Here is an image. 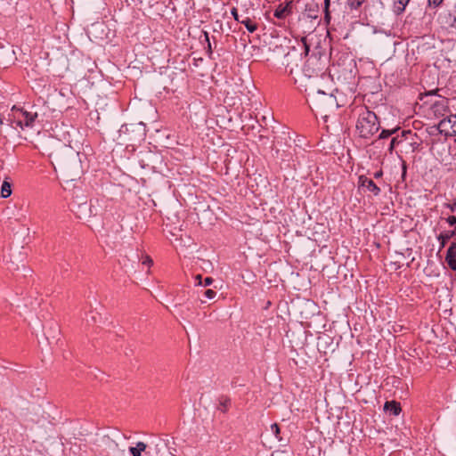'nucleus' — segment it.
<instances>
[{
	"label": "nucleus",
	"mask_w": 456,
	"mask_h": 456,
	"mask_svg": "<svg viewBox=\"0 0 456 456\" xmlns=\"http://www.w3.org/2000/svg\"><path fill=\"white\" fill-rule=\"evenodd\" d=\"M54 159L63 175L69 181H75L83 173L79 153L69 145H63L55 151Z\"/></svg>",
	"instance_id": "f257e3e1"
},
{
	"label": "nucleus",
	"mask_w": 456,
	"mask_h": 456,
	"mask_svg": "<svg viewBox=\"0 0 456 456\" xmlns=\"http://www.w3.org/2000/svg\"><path fill=\"white\" fill-rule=\"evenodd\" d=\"M355 127L360 137L365 139L370 138L379 129L378 117L373 111L369 110L365 107H361L358 110V118Z\"/></svg>",
	"instance_id": "f03ea898"
},
{
	"label": "nucleus",
	"mask_w": 456,
	"mask_h": 456,
	"mask_svg": "<svg viewBox=\"0 0 456 456\" xmlns=\"http://www.w3.org/2000/svg\"><path fill=\"white\" fill-rule=\"evenodd\" d=\"M312 102L314 106L319 110H325L328 108L337 106V101L332 94H327L320 89H317L313 96Z\"/></svg>",
	"instance_id": "7ed1b4c3"
},
{
	"label": "nucleus",
	"mask_w": 456,
	"mask_h": 456,
	"mask_svg": "<svg viewBox=\"0 0 456 456\" xmlns=\"http://www.w3.org/2000/svg\"><path fill=\"white\" fill-rule=\"evenodd\" d=\"M438 129L440 133H444L446 135L456 136V114H452L443 118L438 123Z\"/></svg>",
	"instance_id": "20e7f679"
},
{
	"label": "nucleus",
	"mask_w": 456,
	"mask_h": 456,
	"mask_svg": "<svg viewBox=\"0 0 456 456\" xmlns=\"http://www.w3.org/2000/svg\"><path fill=\"white\" fill-rule=\"evenodd\" d=\"M358 187L364 191L370 192L373 196L380 193V188L370 178L365 175H360L358 178Z\"/></svg>",
	"instance_id": "39448f33"
},
{
	"label": "nucleus",
	"mask_w": 456,
	"mask_h": 456,
	"mask_svg": "<svg viewBox=\"0 0 456 456\" xmlns=\"http://www.w3.org/2000/svg\"><path fill=\"white\" fill-rule=\"evenodd\" d=\"M92 204L86 201L78 204L77 216L80 219H88L92 216Z\"/></svg>",
	"instance_id": "423d86ee"
},
{
	"label": "nucleus",
	"mask_w": 456,
	"mask_h": 456,
	"mask_svg": "<svg viewBox=\"0 0 456 456\" xmlns=\"http://www.w3.org/2000/svg\"><path fill=\"white\" fill-rule=\"evenodd\" d=\"M445 262L452 271H456V246H450L448 248Z\"/></svg>",
	"instance_id": "0eeeda50"
},
{
	"label": "nucleus",
	"mask_w": 456,
	"mask_h": 456,
	"mask_svg": "<svg viewBox=\"0 0 456 456\" xmlns=\"http://www.w3.org/2000/svg\"><path fill=\"white\" fill-rule=\"evenodd\" d=\"M455 235V228L452 231L442 232L438 235L437 240L440 241L441 247L444 248L447 241Z\"/></svg>",
	"instance_id": "6e6552de"
},
{
	"label": "nucleus",
	"mask_w": 456,
	"mask_h": 456,
	"mask_svg": "<svg viewBox=\"0 0 456 456\" xmlns=\"http://www.w3.org/2000/svg\"><path fill=\"white\" fill-rule=\"evenodd\" d=\"M384 408L386 411L392 412L395 416L398 415L402 411L400 403L395 401L387 402Z\"/></svg>",
	"instance_id": "1a4fd4ad"
},
{
	"label": "nucleus",
	"mask_w": 456,
	"mask_h": 456,
	"mask_svg": "<svg viewBox=\"0 0 456 456\" xmlns=\"http://www.w3.org/2000/svg\"><path fill=\"white\" fill-rule=\"evenodd\" d=\"M12 194V183L6 178L1 185V197L6 199Z\"/></svg>",
	"instance_id": "9d476101"
},
{
	"label": "nucleus",
	"mask_w": 456,
	"mask_h": 456,
	"mask_svg": "<svg viewBox=\"0 0 456 456\" xmlns=\"http://www.w3.org/2000/svg\"><path fill=\"white\" fill-rule=\"evenodd\" d=\"M410 0H394V12L399 15L405 11Z\"/></svg>",
	"instance_id": "9b49d317"
},
{
	"label": "nucleus",
	"mask_w": 456,
	"mask_h": 456,
	"mask_svg": "<svg viewBox=\"0 0 456 456\" xmlns=\"http://www.w3.org/2000/svg\"><path fill=\"white\" fill-rule=\"evenodd\" d=\"M147 448V444L143 442H137L136 445L129 448L132 456H141L142 452Z\"/></svg>",
	"instance_id": "f8f14e48"
},
{
	"label": "nucleus",
	"mask_w": 456,
	"mask_h": 456,
	"mask_svg": "<svg viewBox=\"0 0 456 456\" xmlns=\"http://www.w3.org/2000/svg\"><path fill=\"white\" fill-rule=\"evenodd\" d=\"M311 62L308 61L303 69V77L306 78L318 77L319 72L310 68Z\"/></svg>",
	"instance_id": "ddd939ff"
},
{
	"label": "nucleus",
	"mask_w": 456,
	"mask_h": 456,
	"mask_svg": "<svg viewBox=\"0 0 456 456\" xmlns=\"http://www.w3.org/2000/svg\"><path fill=\"white\" fill-rule=\"evenodd\" d=\"M240 23L245 25L246 28L251 33L256 31L257 28V25L254 21H252L248 17H246L245 19L241 20Z\"/></svg>",
	"instance_id": "4468645a"
},
{
	"label": "nucleus",
	"mask_w": 456,
	"mask_h": 456,
	"mask_svg": "<svg viewBox=\"0 0 456 456\" xmlns=\"http://www.w3.org/2000/svg\"><path fill=\"white\" fill-rule=\"evenodd\" d=\"M230 403L231 400L228 397H221L219 399V405L217 409L223 412H226L228 411Z\"/></svg>",
	"instance_id": "2eb2a0df"
},
{
	"label": "nucleus",
	"mask_w": 456,
	"mask_h": 456,
	"mask_svg": "<svg viewBox=\"0 0 456 456\" xmlns=\"http://www.w3.org/2000/svg\"><path fill=\"white\" fill-rule=\"evenodd\" d=\"M288 10L287 7L280 5L275 11H274V17L278 19H282L286 16Z\"/></svg>",
	"instance_id": "dca6fc26"
},
{
	"label": "nucleus",
	"mask_w": 456,
	"mask_h": 456,
	"mask_svg": "<svg viewBox=\"0 0 456 456\" xmlns=\"http://www.w3.org/2000/svg\"><path fill=\"white\" fill-rule=\"evenodd\" d=\"M398 130V128H394V129H391V130H388V129H383L379 134V138L380 139H385V138H387L389 137L390 135H392L393 134H395L396 131Z\"/></svg>",
	"instance_id": "f3484780"
},
{
	"label": "nucleus",
	"mask_w": 456,
	"mask_h": 456,
	"mask_svg": "<svg viewBox=\"0 0 456 456\" xmlns=\"http://www.w3.org/2000/svg\"><path fill=\"white\" fill-rule=\"evenodd\" d=\"M365 0H348V5L351 9H358Z\"/></svg>",
	"instance_id": "a211bd4d"
},
{
	"label": "nucleus",
	"mask_w": 456,
	"mask_h": 456,
	"mask_svg": "<svg viewBox=\"0 0 456 456\" xmlns=\"http://www.w3.org/2000/svg\"><path fill=\"white\" fill-rule=\"evenodd\" d=\"M271 429L272 431L273 432L275 437L278 439V440H281V437H280V433H281V429H280V427L277 423H274L271 426Z\"/></svg>",
	"instance_id": "6ab92c4d"
},
{
	"label": "nucleus",
	"mask_w": 456,
	"mask_h": 456,
	"mask_svg": "<svg viewBox=\"0 0 456 456\" xmlns=\"http://www.w3.org/2000/svg\"><path fill=\"white\" fill-rule=\"evenodd\" d=\"M324 5H325V20L329 23L330 20V14L329 12V5H330V0H324Z\"/></svg>",
	"instance_id": "aec40b11"
},
{
	"label": "nucleus",
	"mask_w": 456,
	"mask_h": 456,
	"mask_svg": "<svg viewBox=\"0 0 456 456\" xmlns=\"http://www.w3.org/2000/svg\"><path fill=\"white\" fill-rule=\"evenodd\" d=\"M444 0H428L429 7L437 8L443 4Z\"/></svg>",
	"instance_id": "412c9836"
},
{
	"label": "nucleus",
	"mask_w": 456,
	"mask_h": 456,
	"mask_svg": "<svg viewBox=\"0 0 456 456\" xmlns=\"http://www.w3.org/2000/svg\"><path fill=\"white\" fill-rule=\"evenodd\" d=\"M204 295L207 298L213 299L216 297V292L213 289H208L205 290Z\"/></svg>",
	"instance_id": "4be33fe9"
},
{
	"label": "nucleus",
	"mask_w": 456,
	"mask_h": 456,
	"mask_svg": "<svg viewBox=\"0 0 456 456\" xmlns=\"http://www.w3.org/2000/svg\"><path fill=\"white\" fill-rule=\"evenodd\" d=\"M444 206L449 208L451 212H456V200L452 203H444Z\"/></svg>",
	"instance_id": "5701e85b"
},
{
	"label": "nucleus",
	"mask_w": 456,
	"mask_h": 456,
	"mask_svg": "<svg viewBox=\"0 0 456 456\" xmlns=\"http://www.w3.org/2000/svg\"><path fill=\"white\" fill-rule=\"evenodd\" d=\"M445 220L450 226L456 224V216H450Z\"/></svg>",
	"instance_id": "b1692460"
},
{
	"label": "nucleus",
	"mask_w": 456,
	"mask_h": 456,
	"mask_svg": "<svg viewBox=\"0 0 456 456\" xmlns=\"http://www.w3.org/2000/svg\"><path fill=\"white\" fill-rule=\"evenodd\" d=\"M231 13L232 15L233 16L234 20H237L238 22H240V16L238 14V11L235 7H233L232 10H231Z\"/></svg>",
	"instance_id": "393cba45"
},
{
	"label": "nucleus",
	"mask_w": 456,
	"mask_h": 456,
	"mask_svg": "<svg viewBox=\"0 0 456 456\" xmlns=\"http://www.w3.org/2000/svg\"><path fill=\"white\" fill-rule=\"evenodd\" d=\"M153 264L152 259L149 256H145L142 260V265H146L148 266H151Z\"/></svg>",
	"instance_id": "a878e982"
},
{
	"label": "nucleus",
	"mask_w": 456,
	"mask_h": 456,
	"mask_svg": "<svg viewBox=\"0 0 456 456\" xmlns=\"http://www.w3.org/2000/svg\"><path fill=\"white\" fill-rule=\"evenodd\" d=\"M399 141H398V137H393L392 140H391V142H390V146H389V151H392L393 149L395 148V144L398 143Z\"/></svg>",
	"instance_id": "bb28decb"
},
{
	"label": "nucleus",
	"mask_w": 456,
	"mask_h": 456,
	"mask_svg": "<svg viewBox=\"0 0 456 456\" xmlns=\"http://www.w3.org/2000/svg\"><path fill=\"white\" fill-rule=\"evenodd\" d=\"M128 130H129L128 126L123 125L119 129V137H121L123 134H126V132H128Z\"/></svg>",
	"instance_id": "cd10ccee"
},
{
	"label": "nucleus",
	"mask_w": 456,
	"mask_h": 456,
	"mask_svg": "<svg viewBox=\"0 0 456 456\" xmlns=\"http://www.w3.org/2000/svg\"><path fill=\"white\" fill-rule=\"evenodd\" d=\"M204 35H205L206 41L208 42V51L210 54L212 53V48H211V44H210V41L208 38V34L207 32H205Z\"/></svg>",
	"instance_id": "c85d7f7f"
},
{
	"label": "nucleus",
	"mask_w": 456,
	"mask_h": 456,
	"mask_svg": "<svg viewBox=\"0 0 456 456\" xmlns=\"http://www.w3.org/2000/svg\"><path fill=\"white\" fill-rule=\"evenodd\" d=\"M213 281H214V280L211 277H207L204 280L203 285L205 287L209 286V285H211L213 283Z\"/></svg>",
	"instance_id": "c756f323"
},
{
	"label": "nucleus",
	"mask_w": 456,
	"mask_h": 456,
	"mask_svg": "<svg viewBox=\"0 0 456 456\" xmlns=\"http://www.w3.org/2000/svg\"><path fill=\"white\" fill-rule=\"evenodd\" d=\"M195 280L197 281V285H202V275L201 274H197L195 276Z\"/></svg>",
	"instance_id": "7c9ffc66"
},
{
	"label": "nucleus",
	"mask_w": 456,
	"mask_h": 456,
	"mask_svg": "<svg viewBox=\"0 0 456 456\" xmlns=\"http://www.w3.org/2000/svg\"><path fill=\"white\" fill-rule=\"evenodd\" d=\"M382 175H383V172H382L381 170H379V171H378V172H376V173L374 174V178H379V177H381Z\"/></svg>",
	"instance_id": "2f4dec72"
},
{
	"label": "nucleus",
	"mask_w": 456,
	"mask_h": 456,
	"mask_svg": "<svg viewBox=\"0 0 456 456\" xmlns=\"http://www.w3.org/2000/svg\"><path fill=\"white\" fill-rule=\"evenodd\" d=\"M304 45H305V54H307L308 51H309V47L307 46L306 43L304 41Z\"/></svg>",
	"instance_id": "473e14b6"
},
{
	"label": "nucleus",
	"mask_w": 456,
	"mask_h": 456,
	"mask_svg": "<svg viewBox=\"0 0 456 456\" xmlns=\"http://www.w3.org/2000/svg\"><path fill=\"white\" fill-rule=\"evenodd\" d=\"M411 134V130H408V131H403V132H402L403 136H404L405 134Z\"/></svg>",
	"instance_id": "72a5a7b5"
},
{
	"label": "nucleus",
	"mask_w": 456,
	"mask_h": 456,
	"mask_svg": "<svg viewBox=\"0 0 456 456\" xmlns=\"http://www.w3.org/2000/svg\"><path fill=\"white\" fill-rule=\"evenodd\" d=\"M32 121H33V118L31 117V118H29V121L28 120V121L26 122V125H27V126H28V125H29V123H31Z\"/></svg>",
	"instance_id": "f704fd0d"
},
{
	"label": "nucleus",
	"mask_w": 456,
	"mask_h": 456,
	"mask_svg": "<svg viewBox=\"0 0 456 456\" xmlns=\"http://www.w3.org/2000/svg\"><path fill=\"white\" fill-rule=\"evenodd\" d=\"M447 102V101H446L445 99H443V100L441 101V105H444V102Z\"/></svg>",
	"instance_id": "c9c22d12"
},
{
	"label": "nucleus",
	"mask_w": 456,
	"mask_h": 456,
	"mask_svg": "<svg viewBox=\"0 0 456 456\" xmlns=\"http://www.w3.org/2000/svg\"><path fill=\"white\" fill-rule=\"evenodd\" d=\"M439 105H440L439 103H436V104H435V106H434V108H435V109H436V108H438V107H439Z\"/></svg>",
	"instance_id": "e433bc0d"
},
{
	"label": "nucleus",
	"mask_w": 456,
	"mask_h": 456,
	"mask_svg": "<svg viewBox=\"0 0 456 456\" xmlns=\"http://www.w3.org/2000/svg\"><path fill=\"white\" fill-rule=\"evenodd\" d=\"M435 94V91H431L428 93V94Z\"/></svg>",
	"instance_id": "4c0bfd02"
},
{
	"label": "nucleus",
	"mask_w": 456,
	"mask_h": 456,
	"mask_svg": "<svg viewBox=\"0 0 456 456\" xmlns=\"http://www.w3.org/2000/svg\"><path fill=\"white\" fill-rule=\"evenodd\" d=\"M454 22L456 23V14L454 15Z\"/></svg>",
	"instance_id": "58836bf2"
}]
</instances>
